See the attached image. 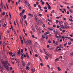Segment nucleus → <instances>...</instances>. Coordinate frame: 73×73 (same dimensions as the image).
I'll use <instances>...</instances> for the list:
<instances>
[{"label": "nucleus", "mask_w": 73, "mask_h": 73, "mask_svg": "<svg viewBox=\"0 0 73 73\" xmlns=\"http://www.w3.org/2000/svg\"><path fill=\"white\" fill-rule=\"evenodd\" d=\"M8 62L7 61L6 62H2V64H3L4 65V66L6 68H7V69H8V68H9V67H8V66H7V65L8 64Z\"/></svg>", "instance_id": "nucleus-1"}, {"label": "nucleus", "mask_w": 73, "mask_h": 73, "mask_svg": "<svg viewBox=\"0 0 73 73\" xmlns=\"http://www.w3.org/2000/svg\"><path fill=\"white\" fill-rule=\"evenodd\" d=\"M36 30H37V31L38 33H41V32H40V30H41V29H40V27H39V29H38Z\"/></svg>", "instance_id": "nucleus-2"}, {"label": "nucleus", "mask_w": 73, "mask_h": 73, "mask_svg": "<svg viewBox=\"0 0 73 73\" xmlns=\"http://www.w3.org/2000/svg\"><path fill=\"white\" fill-rule=\"evenodd\" d=\"M27 42L29 45H32V42H31V40H27Z\"/></svg>", "instance_id": "nucleus-3"}, {"label": "nucleus", "mask_w": 73, "mask_h": 73, "mask_svg": "<svg viewBox=\"0 0 73 73\" xmlns=\"http://www.w3.org/2000/svg\"><path fill=\"white\" fill-rule=\"evenodd\" d=\"M29 16H30V17H33V14H31V13H29Z\"/></svg>", "instance_id": "nucleus-4"}, {"label": "nucleus", "mask_w": 73, "mask_h": 73, "mask_svg": "<svg viewBox=\"0 0 73 73\" xmlns=\"http://www.w3.org/2000/svg\"><path fill=\"white\" fill-rule=\"evenodd\" d=\"M23 13L22 12H21L20 13V15L21 17H23Z\"/></svg>", "instance_id": "nucleus-5"}, {"label": "nucleus", "mask_w": 73, "mask_h": 73, "mask_svg": "<svg viewBox=\"0 0 73 73\" xmlns=\"http://www.w3.org/2000/svg\"><path fill=\"white\" fill-rule=\"evenodd\" d=\"M17 53L18 55H19V54H20L21 53V50H20V49H19V50H18Z\"/></svg>", "instance_id": "nucleus-6"}, {"label": "nucleus", "mask_w": 73, "mask_h": 73, "mask_svg": "<svg viewBox=\"0 0 73 73\" xmlns=\"http://www.w3.org/2000/svg\"><path fill=\"white\" fill-rule=\"evenodd\" d=\"M15 53H12L11 56L13 57H15Z\"/></svg>", "instance_id": "nucleus-7"}, {"label": "nucleus", "mask_w": 73, "mask_h": 73, "mask_svg": "<svg viewBox=\"0 0 73 73\" xmlns=\"http://www.w3.org/2000/svg\"><path fill=\"white\" fill-rule=\"evenodd\" d=\"M35 20L37 22H38V19L37 18V16L35 17Z\"/></svg>", "instance_id": "nucleus-8"}, {"label": "nucleus", "mask_w": 73, "mask_h": 73, "mask_svg": "<svg viewBox=\"0 0 73 73\" xmlns=\"http://www.w3.org/2000/svg\"><path fill=\"white\" fill-rule=\"evenodd\" d=\"M57 34H58V32L56 31L55 33V37H57Z\"/></svg>", "instance_id": "nucleus-9"}, {"label": "nucleus", "mask_w": 73, "mask_h": 73, "mask_svg": "<svg viewBox=\"0 0 73 73\" xmlns=\"http://www.w3.org/2000/svg\"><path fill=\"white\" fill-rule=\"evenodd\" d=\"M22 65L23 66H25V62L23 61L22 62Z\"/></svg>", "instance_id": "nucleus-10"}, {"label": "nucleus", "mask_w": 73, "mask_h": 73, "mask_svg": "<svg viewBox=\"0 0 73 73\" xmlns=\"http://www.w3.org/2000/svg\"><path fill=\"white\" fill-rule=\"evenodd\" d=\"M27 70H29V66H28V65H27Z\"/></svg>", "instance_id": "nucleus-11"}, {"label": "nucleus", "mask_w": 73, "mask_h": 73, "mask_svg": "<svg viewBox=\"0 0 73 73\" xmlns=\"http://www.w3.org/2000/svg\"><path fill=\"white\" fill-rule=\"evenodd\" d=\"M68 23H64V25H65V27L66 26H68Z\"/></svg>", "instance_id": "nucleus-12"}, {"label": "nucleus", "mask_w": 73, "mask_h": 73, "mask_svg": "<svg viewBox=\"0 0 73 73\" xmlns=\"http://www.w3.org/2000/svg\"><path fill=\"white\" fill-rule=\"evenodd\" d=\"M48 29L49 30V31H51L53 30V29L52 28H51L50 29L49 27L48 28Z\"/></svg>", "instance_id": "nucleus-13"}, {"label": "nucleus", "mask_w": 73, "mask_h": 73, "mask_svg": "<svg viewBox=\"0 0 73 73\" xmlns=\"http://www.w3.org/2000/svg\"><path fill=\"white\" fill-rule=\"evenodd\" d=\"M26 44V45L27 46H28V42L26 41L25 42Z\"/></svg>", "instance_id": "nucleus-14"}, {"label": "nucleus", "mask_w": 73, "mask_h": 73, "mask_svg": "<svg viewBox=\"0 0 73 73\" xmlns=\"http://www.w3.org/2000/svg\"><path fill=\"white\" fill-rule=\"evenodd\" d=\"M35 27L36 29H39L38 27V26H37V25H35Z\"/></svg>", "instance_id": "nucleus-15"}, {"label": "nucleus", "mask_w": 73, "mask_h": 73, "mask_svg": "<svg viewBox=\"0 0 73 73\" xmlns=\"http://www.w3.org/2000/svg\"><path fill=\"white\" fill-rule=\"evenodd\" d=\"M48 9H51V7H50V5H49V6H48Z\"/></svg>", "instance_id": "nucleus-16"}, {"label": "nucleus", "mask_w": 73, "mask_h": 73, "mask_svg": "<svg viewBox=\"0 0 73 73\" xmlns=\"http://www.w3.org/2000/svg\"><path fill=\"white\" fill-rule=\"evenodd\" d=\"M45 54H46V55H47V56H48V57H50L49 55H48V53H47V52H45Z\"/></svg>", "instance_id": "nucleus-17"}, {"label": "nucleus", "mask_w": 73, "mask_h": 73, "mask_svg": "<svg viewBox=\"0 0 73 73\" xmlns=\"http://www.w3.org/2000/svg\"><path fill=\"white\" fill-rule=\"evenodd\" d=\"M9 16L10 17V18H11V19H12V17H11V13H10V12H9Z\"/></svg>", "instance_id": "nucleus-18"}, {"label": "nucleus", "mask_w": 73, "mask_h": 73, "mask_svg": "<svg viewBox=\"0 0 73 73\" xmlns=\"http://www.w3.org/2000/svg\"><path fill=\"white\" fill-rule=\"evenodd\" d=\"M68 20H69V21H71V22H73V20H72V19H68Z\"/></svg>", "instance_id": "nucleus-19"}, {"label": "nucleus", "mask_w": 73, "mask_h": 73, "mask_svg": "<svg viewBox=\"0 0 73 73\" xmlns=\"http://www.w3.org/2000/svg\"><path fill=\"white\" fill-rule=\"evenodd\" d=\"M58 70H59V71H61V68H60V67H58Z\"/></svg>", "instance_id": "nucleus-20"}, {"label": "nucleus", "mask_w": 73, "mask_h": 73, "mask_svg": "<svg viewBox=\"0 0 73 73\" xmlns=\"http://www.w3.org/2000/svg\"><path fill=\"white\" fill-rule=\"evenodd\" d=\"M65 38H68V39H70L71 38L70 37H68V36H66L65 37Z\"/></svg>", "instance_id": "nucleus-21"}, {"label": "nucleus", "mask_w": 73, "mask_h": 73, "mask_svg": "<svg viewBox=\"0 0 73 73\" xmlns=\"http://www.w3.org/2000/svg\"><path fill=\"white\" fill-rule=\"evenodd\" d=\"M17 62H18V63H19V62H20V60H17L16 63H17Z\"/></svg>", "instance_id": "nucleus-22"}, {"label": "nucleus", "mask_w": 73, "mask_h": 73, "mask_svg": "<svg viewBox=\"0 0 73 73\" xmlns=\"http://www.w3.org/2000/svg\"><path fill=\"white\" fill-rule=\"evenodd\" d=\"M26 17H27V16H26V15H25L23 17V18L24 19H25Z\"/></svg>", "instance_id": "nucleus-23"}, {"label": "nucleus", "mask_w": 73, "mask_h": 73, "mask_svg": "<svg viewBox=\"0 0 73 73\" xmlns=\"http://www.w3.org/2000/svg\"><path fill=\"white\" fill-rule=\"evenodd\" d=\"M23 21H21V20L20 19V22H21V24L22 25V26L23 25Z\"/></svg>", "instance_id": "nucleus-24"}, {"label": "nucleus", "mask_w": 73, "mask_h": 73, "mask_svg": "<svg viewBox=\"0 0 73 73\" xmlns=\"http://www.w3.org/2000/svg\"><path fill=\"white\" fill-rule=\"evenodd\" d=\"M21 41L22 44H24V42L23 41V40L22 39V40H21Z\"/></svg>", "instance_id": "nucleus-25"}, {"label": "nucleus", "mask_w": 73, "mask_h": 73, "mask_svg": "<svg viewBox=\"0 0 73 73\" xmlns=\"http://www.w3.org/2000/svg\"><path fill=\"white\" fill-rule=\"evenodd\" d=\"M56 38H57V39H58V40H59L60 39V37L58 36H56Z\"/></svg>", "instance_id": "nucleus-26"}, {"label": "nucleus", "mask_w": 73, "mask_h": 73, "mask_svg": "<svg viewBox=\"0 0 73 73\" xmlns=\"http://www.w3.org/2000/svg\"><path fill=\"white\" fill-rule=\"evenodd\" d=\"M59 23L60 24H61L62 23V22L61 21H59Z\"/></svg>", "instance_id": "nucleus-27"}, {"label": "nucleus", "mask_w": 73, "mask_h": 73, "mask_svg": "<svg viewBox=\"0 0 73 73\" xmlns=\"http://www.w3.org/2000/svg\"><path fill=\"white\" fill-rule=\"evenodd\" d=\"M57 60H59V59H58V58H56L55 60V62H57Z\"/></svg>", "instance_id": "nucleus-28"}, {"label": "nucleus", "mask_w": 73, "mask_h": 73, "mask_svg": "<svg viewBox=\"0 0 73 73\" xmlns=\"http://www.w3.org/2000/svg\"><path fill=\"white\" fill-rule=\"evenodd\" d=\"M12 52H9V54L10 55H12Z\"/></svg>", "instance_id": "nucleus-29"}, {"label": "nucleus", "mask_w": 73, "mask_h": 73, "mask_svg": "<svg viewBox=\"0 0 73 73\" xmlns=\"http://www.w3.org/2000/svg\"><path fill=\"white\" fill-rule=\"evenodd\" d=\"M57 50L58 51V52L60 50H61V48H59L58 49H57Z\"/></svg>", "instance_id": "nucleus-30"}, {"label": "nucleus", "mask_w": 73, "mask_h": 73, "mask_svg": "<svg viewBox=\"0 0 73 73\" xmlns=\"http://www.w3.org/2000/svg\"><path fill=\"white\" fill-rule=\"evenodd\" d=\"M45 57L46 60H48V57L46 56H45Z\"/></svg>", "instance_id": "nucleus-31"}, {"label": "nucleus", "mask_w": 73, "mask_h": 73, "mask_svg": "<svg viewBox=\"0 0 73 73\" xmlns=\"http://www.w3.org/2000/svg\"><path fill=\"white\" fill-rule=\"evenodd\" d=\"M69 11L70 12H71V13H73V10H69Z\"/></svg>", "instance_id": "nucleus-32"}, {"label": "nucleus", "mask_w": 73, "mask_h": 73, "mask_svg": "<svg viewBox=\"0 0 73 73\" xmlns=\"http://www.w3.org/2000/svg\"><path fill=\"white\" fill-rule=\"evenodd\" d=\"M1 5L2 7H3V1L2 0H1Z\"/></svg>", "instance_id": "nucleus-33"}, {"label": "nucleus", "mask_w": 73, "mask_h": 73, "mask_svg": "<svg viewBox=\"0 0 73 73\" xmlns=\"http://www.w3.org/2000/svg\"><path fill=\"white\" fill-rule=\"evenodd\" d=\"M25 23L26 24V25H28V23H27V21H25Z\"/></svg>", "instance_id": "nucleus-34"}, {"label": "nucleus", "mask_w": 73, "mask_h": 73, "mask_svg": "<svg viewBox=\"0 0 73 73\" xmlns=\"http://www.w3.org/2000/svg\"><path fill=\"white\" fill-rule=\"evenodd\" d=\"M71 56H72V57H73V53L72 52L71 53V55H70Z\"/></svg>", "instance_id": "nucleus-35"}, {"label": "nucleus", "mask_w": 73, "mask_h": 73, "mask_svg": "<svg viewBox=\"0 0 73 73\" xmlns=\"http://www.w3.org/2000/svg\"><path fill=\"white\" fill-rule=\"evenodd\" d=\"M10 69L11 70H13V68L11 67H10Z\"/></svg>", "instance_id": "nucleus-36"}, {"label": "nucleus", "mask_w": 73, "mask_h": 73, "mask_svg": "<svg viewBox=\"0 0 73 73\" xmlns=\"http://www.w3.org/2000/svg\"><path fill=\"white\" fill-rule=\"evenodd\" d=\"M32 30L33 32H36V30H35L34 28L33 29H32Z\"/></svg>", "instance_id": "nucleus-37"}, {"label": "nucleus", "mask_w": 73, "mask_h": 73, "mask_svg": "<svg viewBox=\"0 0 73 73\" xmlns=\"http://www.w3.org/2000/svg\"><path fill=\"white\" fill-rule=\"evenodd\" d=\"M4 48H5V45H3V49L4 50V51L5 50H4Z\"/></svg>", "instance_id": "nucleus-38"}, {"label": "nucleus", "mask_w": 73, "mask_h": 73, "mask_svg": "<svg viewBox=\"0 0 73 73\" xmlns=\"http://www.w3.org/2000/svg\"><path fill=\"white\" fill-rule=\"evenodd\" d=\"M38 7H39V9H41V7L40 6V5H38Z\"/></svg>", "instance_id": "nucleus-39"}, {"label": "nucleus", "mask_w": 73, "mask_h": 73, "mask_svg": "<svg viewBox=\"0 0 73 73\" xmlns=\"http://www.w3.org/2000/svg\"><path fill=\"white\" fill-rule=\"evenodd\" d=\"M63 3H64V4H68V3H66V2H63Z\"/></svg>", "instance_id": "nucleus-40"}, {"label": "nucleus", "mask_w": 73, "mask_h": 73, "mask_svg": "<svg viewBox=\"0 0 73 73\" xmlns=\"http://www.w3.org/2000/svg\"><path fill=\"white\" fill-rule=\"evenodd\" d=\"M31 28H32V29H34V27H33V26H32L31 27Z\"/></svg>", "instance_id": "nucleus-41"}, {"label": "nucleus", "mask_w": 73, "mask_h": 73, "mask_svg": "<svg viewBox=\"0 0 73 73\" xmlns=\"http://www.w3.org/2000/svg\"><path fill=\"white\" fill-rule=\"evenodd\" d=\"M42 37L43 39L45 38V35H42Z\"/></svg>", "instance_id": "nucleus-42"}, {"label": "nucleus", "mask_w": 73, "mask_h": 73, "mask_svg": "<svg viewBox=\"0 0 73 73\" xmlns=\"http://www.w3.org/2000/svg\"><path fill=\"white\" fill-rule=\"evenodd\" d=\"M70 44H71V42L69 41L68 42V44L69 45H70Z\"/></svg>", "instance_id": "nucleus-43"}, {"label": "nucleus", "mask_w": 73, "mask_h": 73, "mask_svg": "<svg viewBox=\"0 0 73 73\" xmlns=\"http://www.w3.org/2000/svg\"><path fill=\"white\" fill-rule=\"evenodd\" d=\"M25 12V9H23L22 11V13H24Z\"/></svg>", "instance_id": "nucleus-44"}, {"label": "nucleus", "mask_w": 73, "mask_h": 73, "mask_svg": "<svg viewBox=\"0 0 73 73\" xmlns=\"http://www.w3.org/2000/svg\"><path fill=\"white\" fill-rule=\"evenodd\" d=\"M49 49L50 50H53V49H54V48H49Z\"/></svg>", "instance_id": "nucleus-45"}, {"label": "nucleus", "mask_w": 73, "mask_h": 73, "mask_svg": "<svg viewBox=\"0 0 73 73\" xmlns=\"http://www.w3.org/2000/svg\"><path fill=\"white\" fill-rule=\"evenodd\" d=\"M21 52L22 53H23V49H21Z\"/></svg>", "instance_id": "nucleus-46"}, {"label": "nucleus", "mask_w": 73, "mask_h": 73, "mask_svg": "<svg viewBox=\"0 0 73 73\" xmlns=\"http://www.w3.org/2000/svg\"><path fill=\"white\" fill-rule=\"evenodd\" d=\"M56 45H57L58 44V42L57 41L56 42Z\"/></svg>", "instance_id": "nucleus-47"}, {"label": "nucleus", "mask_w": 73, "mask_h": 73, "mask_svg": "<svg viewBox=\"0 0 73 73\" xmlns=\"http://www.w3.org/2000/svg\"><path fill=\"white\" fill-rule=\"evenodd\" d=\"M49 47H50V46H49V45H47V48H49Z\"/></svg>", "instance_id": "nucleus-48"}, {"label": "nucleus", "mask_w": 73, "mask_h": 73, "mask_svg": "<svg viewBox=\"0 0 73 73\" xmlns=\"http://www.w3.org/2000/svg\"><path fill=\"white\" fill-rule=\"evenodd\" d=\"M6 4L7 9H9V8H8V4H7V3H6Z\"/></svg>", "instance_id": "nucleus-49"}, {"label": "nucleus", "mask_w": 73, "mask_h": 73, "mask_svg": "<svg viewBox=\"0 0 73 73\" xmlns=\"http://www.w3.org/2000/svg\"><path fill=\"white\" fill-rule=\"evenodd\" d=\"M66 13L67 15H69V11H67Z\"/></svg>", "instance_id": "nucleus-50"}, {"label": "nucleus", "mask_w": 73, "mask_h": 73, "mask_svg": "<svg viewBox=\"0 0 73 73\" xmlns=\"http://www.w3.org/2000/svg\"><path fill=\"white\" fill-rule=\"evenodd\" d=\"M45 24L43 25H42L43 28H45Z\"/></svg>", "instance_id": "nucleus-51"}, {"label": "nucleus", "mask_w": 73, "mask_h": 73, "mask_svg": "<svg viewBox=\"0 0 73 73\" xmlns=\"http://www.w3.org/2000/svg\"><path fill=\"white\" fill-rule=\"evenodd\" d=\"M6 26H7V24H5L3 25V27H6Z\"/></svg>", "instance_id": "nucleus-52"}, {"label": "nucleus", "mask_w": 73, "mask_h": 73, "mask_svg": "<svg viewBox=\"0 0 73 73\" xmlns=\"http://www.w3.org/2000/svg\"><path fill=\"white\" fill-rule=\"evenodd\" d=\"M44 9H47V7H44Z\"/></svg>", "instance_id": "nucleus-53"}, {"label": "nucleus", "mask_w": 73, "mask_h": 73, "mask_svg": "<svg viewBox=\"0 0 73 73\" xmlns=\"http://www.w3.org/2000/svg\"><path fill=\"white\" fill-rule=\"evenodd\" d=\"M46 40H48V36H46Z\"/></svg>", "instance_id": "nucleus-54"}, {"label": "nucleus", "mask_w": 73, "mask_h": 73, "mask_svg": "<svg viewBox=\"0 0 73 73\" xmlns=\"http://www.w3.org/2000/svg\"><path fill=\"white\" fill-rule=\"evenodd\" d=\"M28 5L29 6V7H31V6L30 5V4L29 3H28Z\"/></svg>", "instance_id": "nucleus-55"}, {"label": "nucleus", "mask_w": 73, "mask_h": 73, "mask_svg": "<svg viewBox=\"0 0 73 73\" xmlns=\"http://www.w3.org/2000/svg\"><path fill=\"white\" fill-rule=\"evenodd\" d=\"M40 66H43V64H42L40 63Z\"/></svg>", "instance_id": "nucleus-56"}, {"label": "nucleus", "mask_w": 73, "mask_h": 73, "mask_svg": "<svg viewBox=\"0 0 73 73\" xmlns=\"http://www.w3.org/2000/svg\"><path fill=\"white\" fill-rule=\"evenodd\" d=\"M70 17L71 19H73V17H72V15H70Z\"/></svg>", "instance_id": "nucleus-57"}, {"label": "nucleus", "mask_w": 73, "mask_h": 73, "mask_svg": "<svg viewBox=\"0 0 73 73\" xmlns=\"http://www.w3.org/2000/svg\"><path fill=\"white\" fill-rule=\"evenodd\" d=\"M56 27V25H53V27L54 28H55V27Z\"/></svg>", "instance_id": "nucleus-58"}, {"label": "nucleus", "mask_w": 73, "mask_h": 73, "mask_svg": "<svg viewBox=\"0 0 73 73\" xmlns=\"http://www.w3.org/2000/svg\"><path fill=\"white\" fill-rule=\"evenodd\" d=\"M56 23H58V20H56Z\"/></svg>", "instance_id": "nucleus-59"}, {"label": "nucleus", "mask_w": 73, "mask_h": 73, "mask_svg": "<svg viewBox=\"0 0 73 73\" xmlns=\"http://www.w3.org/2000/svg\"><path fill=\"white\" fill-rule=\"evenodd\" d=\"M35 56L36 57H38V55H37V54H35Z\"/></svg>", "instance_id": "nucleus-60"}, {"label": "nucleus", "mask_w": 73, "mask_h": 73, "mask_svg": "<svg viewBox=\"0 0 73 73\" xmlns=\"http://www.w3.org/2000/svg\"><path fill=\"white\" fill-rule=\"evenodd\" d=\"M30 62H29L28 63V65H28V66H29V65H30Z\"/></svg>", "instance_id": "nucleus-61"}, {"label": "nucleus", "mask_w": 73, "mask_h": 73, "mask_svg": "<svg viewBox=\"0 0 73 73\" xmlns=\"http://www.w3.org/2000/svg\"><path fill=\"white\" fill-rule=\"evenodd\" d=\"M57 28H60V26L58 25L57 26Z\"/></svg>", "instance_id": "nucleus-62"}, {"label": "nucleus", "mask_w": 73, "mask_h": 73, "mask_svg": "<svg viewBox=\"0 0 73 73\" xmlns=\"http://www.w3.org/2000/svg\"><path fill=\"white\" fill-rule=\"evenodd\" d=\"M70 37H73V33H72V35H70Z\"/></svg>", "instance_id": "nucleus-63"}, {"label": "nucleus", "mask_w": 73, "mask_h": 73, "mask_svg": "<svg viewBox=\"0 0 73 73\" xmlns=\"http://www.w3.org/2000/svg\"><path fill=\"white\" fill-rule=\"evenodd\" d=\"M70 40L71 41H73V39H71V38H70Z\"/></svg>", "instance_id": "nucleus-64"}]
</instances>
